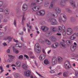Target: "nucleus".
<instances>
[{
    "label": "nucleus",
    "mask_w": 78,
    "mask_h": 78,
    "mask_svg": "<svg viewBox=\"0 0 78 78\" xmlns=\"http://www.w3.org/2000/svg\"><path fill=\"white\" fill-rule=\"evenodd\" d=\"M62 41L63 42H61L60 43V46L62 48H64L66 47V45L64 44L65 42H66V45H70L73 43L72 41L70 40H66V41H65L64 40H62Z\"/></svg>",
    "instance_id": "f257e3e1"
},
{
    "label": "nucleus",
    "mask_w": 78,
    "mask_h": 78,
    "mask_svg": "<svg viewBox=\"0 0 78 78\" xmlns=\"http://www.w3.org/2000/svg\"><path fill=\"white\" fill-rule=\"evenodd\" d=\"M67 20L66 16L64 14H61L58 18V20L60 23L62 22H66Z\"/></svg>",
    "instance_id": "f03ea898"
},
{
    "label": "nucleus",
    "mask_w": 78,
    "mask_h": 78,
    "mask_svg": "<svg viewBox=\"0 0 78 78\" xmlns=\"http://www.w3.org/2000/svg\"><path fill=\"white\" fill-rule=\"evenodd\" d=\"M48 22L50 23L52 25H56L58 24V22L57 20L55 19L49 18L48 20Z\"/></svg>",
    "instance_id": "7ed1b4c3"
},
{
    "label": "nucleus",
    "mask_w": 78,
    "mask_h": 78,
    "mask_svg": "<svg viewBox=\"0 0 78 78\" xmlns=\"http://www.w3.org/2000/svg\"><path fill=\"white\" fill-rule=\"evenodd\" d=\"M40 44L38 43H37L35 46L34 50L37 53H40L41 49L40 48Z\"/></svg>",
    "instance_id": "20e7f679"
},
{
    "label": "nucleus",
    "mask_w": 78,
    "mask_h": 78,
    "mask_svg": "<svg viewBox=\"0 0 78 78\" xmlns=\"http://www.w3.org/2000/svg\"><path fill=\"white\" fill-rule=\"evenodd\" d=\"M65 67L66 69H69L71 67V64H70V62L68 61H66L65 63Z\"/></svg>",
    "instance_id": "39448f33"
},
{
    "label": "nucleus",
    "mask_w": 78,
    "mask_h": 78,
    "mask_svg": "<svg viewBox=\"0 0 78 78\" xmlns=\"http://www.w3.org/2000/svg\"><path fill=\"white\" fill-rule=\"evenodd\" d=\"M8 56L10 58L7 60V62H12V61H13V59H12L15 58V56H13L10 55H9Z\"/></svg>",
    "instance_id": "423d86ee"
},
{
    "label": "nucleus",
    "mask_w": 78,
    "mask_h": 78,
    "mask_svg": "<svg viewBox=\"0 0 78 78\" xmlns=\"http://www.w3.org/2000/svg\"><path fill=\"white\" fill-rule=\"evenodd\" d=\"M66 33L68 35H71L73 34V29L70 28H68L66 30Z\"/></svg>",
    "instance_id": "0eeeda50"
},
{
    "label": "nucleus",
    "mask_w": 78,
    "mask_h": 78,
    "mask_svg": "<svg viewBox=\"0 0 78 78\" xmlns=\"http://www.w3.org/2000/svg\"><path fill=\"white\" fill-rule=\"evenodd\" d=\"M58 47H59V43H58L52 44L51 46V47L52 48H58Z\"/></svg>",
    "instance_id": "6e6552de"
},
{
    "label": "nucleus",
    "mask_w": 78,
    "mask_h": 78,
    "mask_svg": "<svg viewBox=\"0 0 78 78\" xmlns=\"http://www.w3.org/2000/svg\"><path fill=\"white\" fill-rule=\"evenodd\" d=\"M63 28L64 29L65 28V26H62V27L59 26L58 27V33H61L62 31H63Z\"/></svg>",
    "instance_id": "1a4fd4ad"
},
{
    "label": "nucleus",
    "mask_w": 78,
    "mask_h": 78,
    "mask_svg": "<svg viewBox=\"0 0 78 78\" xmlns=\"http://www.w3.org/2000/svg\"><path fill=\"white\" fill-rule=\"evenodd\" d=\"M57 62H58L57 59L55 58H53L52 60L51 63L52 65H53V66H55V65L56 64Z\"/></svg>",
    "instance_id": "9d476101"
},
{
    "label": "nucleus",
    "mask_w": 78,
    "mask_h": 78,
    "mask_svg": "<svg viewBox=\"0 0 78 78\" xmlns=\"http://www.w3.org/2000/svg\"><path fill=\"white\" fill-rule=\"evenodd\" d=\"M31 75V72L30 71H25L24 73V75L26 76H30V75Z\"/></svg>",
    "instance_id": "9b49d317"
},
{
    "label": "nucleus",
    "mask_w": 78,
    "mask_h": 78,
    "mask_svg": "<svg viewBox=\"0 0 78 78\" xmlns=\"http://www.w3.org/2000/svg\"><path fill=\"white\" fill-rule=\"evenodd\" d=\"M41 29L44 32H46L48 30V28L45 26H43L41 27Z\"/></svg>",
    "instance_id": "f8f14e48"
},
{
    "label": "nucleus",
    "mask_w": 78,
    "mask_h": 78,
    "mask_svg": "<svg viewBox=\"0 0 78 78\" xmlns=\"http://www.w3.org/2000/svg\"><path fill=\"white\" fill-rule=\"evenodd\" d=\"M44 62L45 65H48L50 63V61L49 59H46L44 60Z\"/></svg>",
    "instance_id": "ddd939ff"
},
{
    "label": "nucleus",
    "mask_w": 78,
    "mask_h": 78,
    "mask_svg": "<svg viewBox=\"0 0 78 78\" xmlns=\"http://www.w3.org/2000/svg\"><path fill=\"white\" fill-rule=\"evenodd\" d=\"M16 66L17 68H20L21 67V63L19 61H17L16 63Z\"/></svg>",
    "instance_id": "4468645a"
},
{
    "label": "nucleus",
    "mask_w": 78,
    "mask_h": 78,
    "mask_svg": "<svg viewBox=\"0 0 78 78\" xmlns=\"http://www.w3.org/2000/svg\"><path fill=\"white\" fill-rule=\"evenodd\" d=\"M77 36V34H74L70 37V39H71V40H74V39H75L76 37Z\"/></svg>",
    "instance_id": "2eb2a0df"
},
{
    "label": "nucleus",
    "mask_w": 78,
    "mask_h": 78,
    "mask_svg": "<svg viewBox=\"0 0 78 78\" xmlns=\"http://www.w3.org/2000/svg\"><path fill=\"white\" fill-rule=\"evenodd\" d=\"M27 9H28V6L26 4H24L23 5L22 7V10L24 11H27Z\"/></svg>",
    "instance_id": "dca6fc26"
},
{
    "label": "nucleus",
    "mask_w": 78,
    "mask_h": 78,
    "mask_svg": "<svg viewBox=\"0 0 78 78\" xmlns=\"http://www.w3.org/2000/svg\"><path fill=\"white\" fill-rule=\"evenodd\" d=\"M9 13V9H6L4 11V14L5 16H8Z\"/></svg>",
    "instance_id": "f3484780"
},
{
    "label": "nucleus",
    "mask_w": 78,
    "mask_h": 78,
    "mask_svg": "<svg viewBox=\"0 0 78 78\" xmlns=\"http://www.w3.org/2000/svg\"><path fill=\"white\" fill-rule=\"evenodd\" d=\"M46 57V55L44 54L41 55L40 56V59L41 61H42L44 58Z\"/></svg>",
    "instance_id": "a211bd4d"
},
{
    "label": "nucleus",
    "mask_w": 78,
    "mask_h": 78,
    "mask_svg": "<svg viewBox=\"0 0 78 78\" xmlns=\"http://www.w3.org/2000/svg\"><path fill=\"white\" fill-rule=\"evenodd\" d=\"M51 28L52 31H53V32L54 33H56V32L57 31V29L56 28V27H51Z\"/></svg>",
    "instance_id": "6ab92c4d"
},
{
    "label": "nucleus",
    "mask_w": 78,
    "mask_h": 78,
    "mask_svg": "<svg viewBox=\"0 0 78 78\" xmlns=\"http://www.w3.org/2000/svg\"><path fill=\"white\" fill-rule=\"evenodd\" d=\"M54 10L57 13H60L61 12V9L58 7L55 8Z\"/></svg>",
    "instance_id": "aec40b11"
},
{
    "label": "nucleus",
    "mask_w": 78,
    "mask_h": 78,
    "mask_svg": "<svg viewBox=\"0 0 78 78\" xmlns=\"http://www.w3.org/2000/svg\"><path fill=\"white\" fill-rule=\"evenodd\" d=\"M40 7L39 6H36L33 7L32 9L34 11H38Z\"/></svg>",
    "instance_id": "412c9836"
},
{
    "label": "nucleus",
    "mask_w": 78,
    "mask_h": 78,
    "mask_svg": "<svg viewBox=\"0 0 78 78\" xmlns=\"http://www.w3.org/2000/svg\"><path fill=\"white\" fill-rule=\"evenodd\" d=\"M15 78H20V75L18 73H16L14 75Z\"/></svg>",
    "instance_id": "4be33fe9"
},
{
    "label": "nucleus",
    "mask_w": 78,
    "mask_h": 78,
    "mask_svg": "<svg viewBox=\"0 0 78 78\" xmlns=\"http://www.w3.org/2000/svg\"><path fill=\"white\" fill-rule=\"evenodd\" d=\"M4 39V40H7V39H8L9 42H11V41H12V38L10 36H8L7 37H6L5 39Z\"/></svg>",
    "instance_id": "5701e85b"
},
{
    "label": "nucleus",
    "mask_w": 78,
    "mask_h": 78,
    "mask_svg": "<svg viewBox=\"0 0 78 78\" xmlns=\"http://www.w3.org/2000/svg\"><path fill=\"white\" fill-rule=\"evenodd\" d=\"M70 49L71 51H75V49H76V46H75V45H73L71 46Z\"/></svg>",
    "instance_id": "b1692460"
},
{
    "label": "nucleus",
    "mask_w": 78,
    "mask_h": 78,
    "mask_svg": "<svg viewBox=\"0 0 78 78\" xmlns=\"http://www.w3.org/2000/svg\"><path fill=\"white\" fill-rule=\"evenodd\" d=\"M49 39L52 42H55V37L53 36H51L49 38Z\"/></svg>",
    "instance_id": "393cba45"
},
{
    "label": "nucleus",
    "mask_w": 78,
    "mask_h": 78,
    "mask_svg": "<svg viewBox=\"0 0 78 78\" xmlns=\"http://www.w3.org/2000/svg\"><path fill=\"white\" fill-rule=\"evenodd\" d=\"M63 60V58L61 57H59L58 58V62H61Z\"/></svg>",
    "instance_id": "a878e982"
},
{
    "label": "nucleus",
    "mask_w": 78,
    "mask_h": 78,
    "mask_svg": "<svg viewBox=\"0 0 78 78\" xmlns=\"http://www.w3.org/2000/svg\"><path fill=\"white\" fill-rule=\"evenodd\" d=\"M13 50L14 52L16 54H18V53H19V50H17V49H15V48H14V47H13Z\"/></svg>",
    "instance_id": "bb28decb"
},
{
    "label": "nucleus",
    "mask_w": 78,
    "mask_h": 78,
    "mask_svg": "<svg viewBox=\"0 0 78 78\" xmlns=\"http://www.w3.org/2000/svg\"><path fill=\"white\" fill-rule=\"evenodd\" d=\"M63 36H65L66 34V29H64L62 32Z\"/></svg>",
    "instance_id": "cd10ccee"
},
{
    "label": "nucleus",
    "mask_w": 78,
    "mask_h": 78,
    "mask_svg": "<svg viewBox=\"0 0 78 78\" xmlns=\"http://www.w3.org/2000/svg\"><path fill=\"white\" fill-rule=\"evenodd\" d=\"M46 42L47 44V45H50L51 44V41L48 40V39L46 40Z\"/></svg>",
    "instance_id": "c85d7f7f"
},
{
    "label": "nucleus",
    "mask_w": 78,
    "mask_h": 78,
    "mask_svg": "<svg viewBox=\"0 0 78 78\" xmlns=\"http://www.w3.org/2000/svg\"><path fill=\"white\" fill-rule=\"evenodd\" d=\"M51 16L53 17H58V14L56 13H52L51 14Z\"/></svg>",
    "instance_id": "c756f323"
},
{
    "label": "nucleus",
    "mask_w": 78,
    "mask_h": 78,
    "mask_svg": "<svg viewBox=\"0 0 78 78\" xmlns=\"http://www.w3.org/2000/svg\"><path fill=\"white\" fill-rule=\"evenodd\" d=\"M15 45L16 47H19V48H22V43H19L18 44H16Z\"/></svg>",
    "instance_id": "7c9ffc66"
},
{
    "label": "nucleus",
    "mask_w": 78,
    "mask_h": 78,
    "mask_svg": "<svg viewBox=\"0 0 78 78\" xmlns=\"http://www.w3.org/2000/svg\"><path fill=\"white\" fill-rule=\"evenodd\" d=\"M22 67L24 69H27L28 68V66L25 64L23 65Z\"/></svg>",
    "instance_id": "2f4dec72"
},
{
    "label": "nucleus",
    "mask_w": 78,
    "mask_h": 78,
    "mask_svg": "<svg viewBox=\"0 0 78 78\" xmlns=\"http://www.w3.org/2000/svg\"><path fill=\"white\" fill-rule=\"evenodd\" d=\"M68 74L66 72H65L63 73V76L64 77H67L68 76Z\"/></svg>",
    "instance_id": "473e14b6"
},
{
    "label": "nucleus",
    "mask_w": 78,
    "mask_h": 78,
    "mask_svg": "<svg viewBox=\"0 0 78 78\" xmlns=\"http://www.w3.org/2000/svg\"><path fill=\"white\" fill-rule=\"evenodd\" d=\"M41 16H44L45 14V11L44 10H41Z\"/></svg>",
    "instance_id": "72a5a7b5"
},
{
    "label": "nucleus",
    "mask_w": 78,
    "mask_h": 78,
    "mask_svg": "<svg viewBox=\"0 0 78 78\" xmlns=\"http://www.w3.org/2000/svg\"><path fill=\"white\" fill-rule=\"evenodd\" d=\"M50 35H51V34H50L49 32H48L45 34V36L47 37L49 36H50Z\"/></svg>",
    "instance_id": "f704fd0d"
},
{
    "label": "nucleus",
    "mask_w": 78,
    "mask_h": 78,
    "mask_svg": "<svg viewBox=\"0 0 78 78\" xmlns=\"http://www.w3.org/2000/svg\"><path fill=\"white\" fill-rule=\"evenodd\" d=\"M53 2H51V5L49 7V9H52V8H53Z\"/></svg>",
    "instance_id": "c9c22d12"
},
{
    "label": "nucleus",
    "mask_w": 78,
    "mask_h": 78,
    "mask_svg": "<svg viewBox=\"0 0 78 78\" xmlns=\"http://www.w3.org/2000/svg\"><path fill=\"white\" fill-rule=\"evenodd\" d=\"M23 56L22 55H20L18 57V59H23Z\"/></svg>",
    "instance_id": "e433bc0d"
},
{
    "label": "nucleus",
    "mask_w": 78,
    "mask_h": 78,
    "mask_svg": "<svg viewBox=\"0 0 78 78\" xmlns=\"http://www.w3.org/2000/svg\"><path fill=\"white\" fill-rule=\"evenodd\" d=\"M36 73L40 77H41V78H44V76H41V75L39 73H37V72H36Z\"/></svg>",
    "instance_id": "4c0bfd02"
},
{
    "label": "nucleus",
    "mask_w": 78,
    "mask_h": 78,
    "mask_svg": "<svg viewBox=\"0 0 78 78\" xmlns=\"http://www.w3.org/2000/svg\"><path fill=\"white\" fill-rule=\"evenodd\" d=\"M39 42H40L41 44H44V41L41 39H40L38 40Z\"/></svg>",
    "instance_id": "58836bf2"
},
{
    "label": "nucleus",
    "mask_w": 78,
    "mask_h": 78,
    "mask_svg": "<svg viewBox=\"0 0 78 78\" xmlns=\"http://www.w3.org/2000/svg\"><path fill=\"white\" fill-rule=\"evenodd\" d=\"M0 69L1 71H2V72H3V71H4V70L3 69V66L2 65L0 66Z\"/></svg>",
    "instance_id": "ea45409f"
},
{
    "label": "nucleus",
    "mask_w": 78,
    "mask_h": 78,
    "mask_svg": "<svg viewBox=\"0 0 78 78\" xmlns=\"http://www.w3.org/2000/svg\"><path fill=\"white\" fill-rule=\"evenodd\" d=\"M36 14L37 15H41V11L37 12H36Z\"/></svg>",
    "instance_id": "a19ab883"
},
{
    "label": "nucleus",
    "mask_w": 78,
    "mask_h": 78,
    "mask_svg": "<svg viewBox=\"0 0 78 78\" xmlns=\"http://www.w3.org/2000/svg\"><path fill=\"white\" fill-rule=\"evenodd\" d=\"M0 35H1V37H3V36H5V33H0Z\"/></svg>",
    "instance_id": "79ce46f5"
},
{
    "label": "nucleus",
    "mask_w": 78,
    "mask_h": 78,
    "mask_svg": "<svg viewBox=\"0 0 78 78\" xmlns=\"http://www.w3.org/2000/svg\"><path fill=\"white\" fill-rule=\"evenodd\" d=\"M4 11L3 9L0 8V12H3Z\"/></svg>",
    "instance_id": "37998d69"
},
{
    "label": "nucleus",
    "mask_w": 78,
    "mask_h": 78,
    "mask_svg": "<svg viewBox=\"0 0 78 78\" xmlns=\"http://www.w3.org/2000/svg\"><path fill=\"white\" fill-rule=\"evenodd\" d=\"M49 4L47 2L46 4H45L44 5V6H45L46 7H47L48 6H49Z\"/></svg>",
    "instance_id": "c03bdc74"
},
{
    "label": "nucleus",
    "mask_w": 78,
    "mask_h": 78,
    "mask_svg": "<svg viewBox=\"0 0 78 78\" xmlns=\"http://www.w3.org/2000/svg\"><path fill=\"white\" fill-rule=\"evenodd\" d=\"M13 41L15 42H16V43H18L19 42V41L15 40V39H13Z\"/></svg>",
    "instance_id": "a18cd8bd"
},
{
    "label": "nucleus",
    "mask_w": 78,
    "mask_h": 78,
    "mask_svg": "<svg viewBox=\"0 0 78 78\" xmlns=\"http://www.w3.org/2000/svg\"><path fill=\"white\" fill-rule=\"evenodd\" d=\"M3 2H0V8H1V7H2V6H3Z\"/></svg>",
    "instance_id": "49530a36"
},
{
    "label": "nucleus",
    "mask_w": 78,
    "mask_h": 78,
    "mask_svg": "<svg viewBox=\"0 0 78 78\" xmlns=\"http://www.w3.org/2000/svg\"><path fill=\"white\" fill-rule=\"evenodd\" d=\"M12 67H16V65L15 64H12L11 65Z\"/></svg>",
    "instance_id": "de8ad7c7"
},
{
    "label": "nucleus",
    "mask_w": 78,
    "mask_h": 78,
    "mask_svg": "<svg viewBox=\"0 0 78 78\" xmlns=\"http://www.w3.org/2000/svg\"><path fill=\"white\" fill-rule=\"evenodd\" d=\"M42 51L43 53H44V54H46V52H45V50H44V49H42Z\"/></svg>",
    "instance_id": "09e8293b"
},
{
    "label": "nucleus",
    "mask_w": 78,
    "mask_h": 78,
    "mask_svg": "<svg viewBox=\"0 0 78 78\" xmlns=\"http://www.w3.org/2000/svg\"><path fill=\"white\" fill-rule=\"evenodd\" d=\"M24 57H26L27 59L29 58V57H28V56L27 55H24Z\"/></svg>",
    "instance_id": "8fccbe9b"
},
{
    "label": "nucleus",
    "mask_w": 78,
    "mask_h": 78,
    "mask_svg": "<svg viewBox=\"0 0 78 78\" xmlns=\"http://www.w3.org/2000/svg\"><path fill=\"white\" fill-rule=\"evenodd\" d=\"M7 52L8 53H10V49H8L7 50Z\"/></svg>",
    "instance_id": "3c124183"
},
{
    "label": "nucleus",
    "mask_w": 78,
    "mask_h": 78,
    "mask_svg": "<svg viewBox=\"0 0 78 78\" xmlns=\"http://www.w3.org/2000/svg\"><path fill=\"white\" fill-rule=\"evenodd\" d=\"M14 25H15V26H16V20H15L14 21Z\"/></svg>",
    "instance_id": "603ef678"
},
{
    "label": "nucleus",
    "mask_w": 78,
    "mask_h": 78,
    "mask_svg": "<svg viewBox=\"0 0 78 78\" xmlns=\"http://www.w3.org/2000/svg\"><path fill=\"white\" fill-rule=\"evenodd\" d=\"M51 50H50L48 51L47 52L48 54H50V52H51Z\"/></svg>",
    "instance_id": "864d4df0"
},
{
    "label": "nucleus",
    "mask_w": 78,
    "mask_h": 78,
    "mask_svg": "<svg viewBox=\"0 0 78 78\" xmlns=\"http://www.w3.org/2000/svg\"><path fill=\"white\" fill-rule=\"evenodd\" d=\"M3 45L4 46H7V44L6 43H3Z\"/></svg>",
    "instance_id": "5fc2aeb1"
},
{
    "label": "nucleus",
    "mask_w": 78,
    "mask_h": 78,
    "mask_svg": "<svg viewBox=\"0 0 78 78\" xmlns=\"http://www.w3.org/2000/svg\"><path fill=\"white\" fill-rule=\"evenodd\" d=\"M71 4L72 5V6H73L74 7H75V3L74 2H73L71 3Z\"/></svg>",
    "instance_id": "6e6d98bb"
},
{
    "label": "nucleus",
    "mask_w": 78,
    "mask_h": 78,
    "mask_svg": "<svg viewBox=\"0 0 78 78\" xmlns=\"http://www.w3.org/2000/svg\"><path fill=\"white\" fill-rule=\"evenodd\" d=\"M25 20V18H24V16H23L22 21H23V20Z\"/></svg>",
    "instance_id": "4d7b16f0"
},
{
    "label": "nucleus",
    "mask_w": 78,
    "mask_h": 78,
    "mask_svg": "<svg viewBox=\"0 0 78 78\" xmlns=\"http://www.w3.org/2000/svg\"><path fill=\"white\" fill-rule=\"evenodd\" d=\"M74 46H76H76L77 45V44H76V42H74Z\"/></svg>",
    "instance_id": "13d9d810"
},
{
    "label": "nucleus",
    "mask_w": 78,
    "mask_h": 78,
    "mask_svg": "<svg viewBox=\"0 0 78 78\" xmlns=\"http://www.w3.org/2000/svg\"><path fill=\"white\" fill-rule=\"evenodd\" d=\"M50 73H54L55 72L53 70H51L50 71Z\"/></svg>",
    "instance_id": "bf43d9fd"
},
{
    "label": "nucleus",
    "mask_w": 78,
    "mask_h": 78,
    "mask_svg": "<svg viewBox=\"0 0 78 78\" xmlns=\"http://www.w3.org/2000/svg\"><path fill=\"white\" fill-rule=\"evenodd\" d=\"M58 36H61V34L59 33H58L56 34Z\"/></svg>",
    "instance_id": "052dcab7"
},
{
    "label": "nucleus",
    "mask_w": 78,
    "mask_h": 78,
    "mask_svg": "<svg viewBox=\"0 0 78 78\" xmlns=\"http://www.w3.org/2000/svg\"><path fill=\"white\" fill-rule=\"evenodd\" d=\"M74 56H75V57H78V54H75L74 55Z\"/></svg>",
    "instance_id": "680f3d73"
},
{
    "label": "nucleus",
    "mask_w": 78,
    "mask_h": 78,
    "mask_svg": "<svg viewBox=\"0 0 78 78\" xmlns=\"http://www.w3.org/2000/svg\"><path fill=\"white\" fill-rule=\"evenodd\" d=\"M30 78H37L36 77V76H35L34 77L33 76V75H31V76H30Z\"/></svg>",
    "instance_id": "e2e57ef3"
},
{
    "label": "nucleus",
    "mask_w": 78,
    "mask_h": 78,
    "mask_svg": "<svg viewBox=\"0 0 78 78\" xmlns=\"http://www.w3.org/2000/svg\"><path fill=\"white\" fill-rule=\"evenodd\" d=\"M62 74V73L60 72L59 73H58L57 74L58 75L60 76Z\"/></svg>",
    "instance_id": "0e129e2a"
},
{
    "label": "nucleus",
    "mask_w": 78,
    "mask_h": 78,
    "mask_svg": "<svg viewBox=\"0 0 78 78\" xmlns=\"http://www.w3.org/2000/svg\"><path fill=\"white\" fill-rule=\"evenodd\" d=\"M19 34L20 35H22L23 34V32H22L21 33H20Z\"/></svg>",
    "instance_id": "69168bd1"
},
{
    "label": "nucleus",
    "mask_w": 78,
    "mask_h": 78,
    "mask_svg": "<svg viewBox=\"0 0 78 78\" xmlns=\"http://www.w3.org/2000/svg\"><path fill=\"white\" fill-rule=\"evenodd\" d=\"M6 67L7 68H9V65H8L6 66Z\"/></svg>",
    "instance_id": "338daca9"
},
{
    "label": "nucleus",
    "mask_w": 78,
    "mask_h": 78,
    "mask_svg": "<svg viewBox=\"0 0 78 78\" xmlns=\"http://www.w3.org/2000/svg\"><path fill=\"white\" fill-rule=\"evenodd\" d=\"M76 78H77V76L78 77V72L76 74Z\"/></svg>",
    "instance_id": "774afa93"
}]
</instances>
